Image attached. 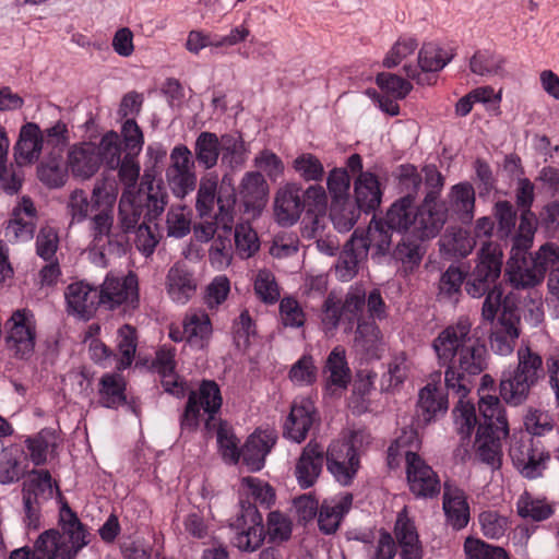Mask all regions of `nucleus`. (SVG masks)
<instances>
[{"label": "nucleus", "mask_w": 559, "mask_h": 559, "mask_svg": "<svg viewBox=\"0 0 559 559\" xmlns=\"http://www.w3.org/2000/svg\"><path fill=\"white\" fill-rule=\"evenodd\" d=\"M325 462V450L316 440H310L302 449L296 465L295 476L301 489L314 486Z\"/></svg>", "instance_id": "nucleus-13"}, {"label": "nucleus", "mask_w": 559, "mask_h": 559, "mask_svg": "<svg viewBox=\"0 0 559 559\" xmlns=\"http://www.w3.org/2000/svg\"><path fill=\"white\" fill-rule=\"evenodd\" d=\"M294 170L305 181H321L324 177V167L321 160L311 153H302L293 162Z\"/></svg>", "instance_id": "nucleus-59"}, {"label": "nucleus", "mask_w": 559, "mask_h": 559, "mask_svg": "<svg viewBox=\"0 0 559 559\" xmlns=\"http://www.w3.org/2000/svg\"><path fill=\"white\" fill-rule=\"evenodd\" d=\"M219 147V138L216 133L202 131L194 142L195 160L204 169L215 167L221 154Z\"/></svg>", "instance_id": "nucleus-37"}, {"label": "nucleus", "mask_w": 559, "mask_h": 559, "mask_svg": "<svg viewBox=\"0 0 559 559\" xmlns=\"http://www.w3.org/2000/svg\"><path fill=\"white\" fill-rule=\"evenodd\" d=\"M102 306L114 310L122 304L132 308L139 302L138 278L134 274L118 277L108 273L98 288Z\"/></svg>", "instance_id": "nucleus-11"}, {"label": "nucleus", "mask_w": 559, "mask_h": 559, "mask_svg": "<svg viewBox=\"0 0 559 559\" xmlns=\"http://www.w3.org/2000/svg\"><path fill=\"white\" fill-rule=\"evenodd\" d=\"M454 58L453 49H445L436 43H424L417 64L423 72H439Z\"/></svg>", "instance_id": "nucleus-36"}, {"label": "nucleus", "mask_w": 559, "mask_h": 559, "mask_svg": "<svg viewBox=\"0 0 559 559\" xmlns=\"http://www.w3.org/2000/svg\"><path fill=\"white\" fill-rule=\"evenodd\" d=\"M31 474L34 476L28 484L26 490L23 491V496L34 497L36 504L40 500H49L53 496V487H56L58 493V486L52 483L50 472L48 469H33Z\"/></svg>", "instance_id": "nucleus-51"}, {"label": "nucleus", "mask_w": 559, "mask_h": 559, "mask_svg": "<svg viewBox=\"0 0 559 559\" xmlns=\"http://www.w3.org/2000/svg\"><path fill=\"white\" fill-rule=\"evenodd\" d=\"M397 181V189L403 197H408L415 201L423 185V177L417 167L413 164H402L394 171Z\"/></svg>", "instance_id": "nucleus-50"}, {"label": "nucleus", "mask_w": 559, "mask_h": 559, "mask_svg": "<svg viewBox=\"0 0 559 559\" xmlns=\"http://www.w3.org/2000/svg\"><path fill=\"white\" fill-rule=\"evenodd\" d=\"M478 409L483 421L477 427V439L485 432H501L504 437L509 435V425L506 409L498 396H481L478 403Z\"/></svg>", "instance_id": "nucleus-20"}, {"label": "nucleus", "mask_w": 559, "mask_h": 559, "mask_svg": "<svg viewBox=\"0 0 559 559\" xmlns=\"http://www.w3.org/2000/svg\"><path fill=\"white\" fill-rule=\"evenodd\" d=\"M365 258H367L366 245L361 242V239L350 236L345 242L335 265L337 277L343 282L354 278L358 272L360 261Z\"/></svg>", "instance_id": "nucleus-30"}, {"label": "nucleus", "mask_w": 559, "mask_h": 559, "mask_svg": "<svg viewBox=\"0 0 559 559\" xmlns=\"http://www.w3.org/2000/svg\"><path fill=\"white\" fill-rule=\"evenodd\" d=\"M318 368L311 355H302L289 369L288 378L298 385H311L317 381Z\"/></svg>", "instance_id": "nucleus-61"}, {"label": "nucleus", "mask_w": 559, "mask_h": 559, "mask_svg": "<svg viewBox=\"0 0 559 559\" xmlns=\"http://www.w3.org/2000/svg\"><path fill=\"white\" fill-rule=\"evenodd\" d=\"M127 383L120 373L107 372L99 379V404L103 407L117 409L127 403Z\"/></svg>", "instance_id": "nucleus-32"}, {"label": "nucleus", "mask_w": 559, "mask_h": 559, "mask_svg": "<svg viewBox=\"0 0 559 559\" xmlns=\"http://www.w3.org/2000/svg\"><path fill=\"white\" fill-rule=\"evenodd\" d=\"M216 439L223 461L225 463L236 465L241 457V448L239 447L240 441L226 420H219Z\"/></svg>", "instance_id": "nucleus-44"}, {"label": "nucleus", "mask_w": 559, "mask_h": 559, "mask_svg": "<svg viewBox=\"0 0 559 559\" xmlns=\"http://www.w3.org/2000/svg\"><path fill=\"white\" fill-rule=\"evenodd\" d=\"M267 183L260 171H248L241 179L239 194L242 199L243 213L257 216L265 203Z\"/></svg>", "instance_id": "nucleus-22"}, {"label": "nucleus", "mask_w": 559, "mask_h": 559, "mask_svg": "<svg viewBox=\"0 0 559 559\" xmlns=\"http://www.w3.org/2000/svg\"><path fill=\"white\" fill-rule=\"evenodd\" d=\"M376 84L395 99H404L413 90V85L407 80L389 72L379 73L376 76Z\"/></svg>", "instance_id": "nucleus-63"}, {"label": "nucleus", "mask_w": 559, "mask_h": 559, "mask_svg": "<svg viewBox=\"0 0 559 559\" xmlns=\"http://www.w3.org/2000/svg\"><path fill=\"white\" fill-rule=\"evenodd\" d=\"M424 241L417 237L404 236L391 251L390 257L395 263L402 264L405 271L413 272L420 265L426 253Z\"/></svg>", "instance_id": "nucleus-33"}, {"label": "nucleus", "mask_w": 559, "mask_h": 559, "mask_svg": "<svg viewBox=\"0 0 559 559\" xmlns=\"http://www.w3.org/2000/svg\"><path fill=\"white\" fill-rule=\"evenodd\" d=\"M33 313L27 309L15 310L8 320L7 346L17 359H29L35 350L36 326Z\"/></svg>", "instance_id": "nucleus-8"}, {"label": "nucleus", "mask_w": 559, "mask_h": 559, "mask_svg": "<svg viewBox=\"0 0 559 559\" xmlns=\"http://www.w3.org/2000/svg\"><path fill=\"white\" fill-rule=\"evenodd\" d=\"M328 209V197L320 185H311L306 190L297 182H287L278 189L274 201L276 221L281 226H293L306 212L318 222L320 215H324Z\"/></svg>", "instance_id": "nucleus-3"}, {"label": "nucleus", "mask_w": 559, "mask_h": 559, "mask_svg": "<svg viewBox=\"0 0 559 559\" xmlns=\"http://www.w3.org/2000/svg\"><path fill=\"white\" fill-rule=\"evenodd\" d=\"M96 152L100 157V165L105 164L111 170L117 169L121 159V141L118 133L106 132L96 146Z\"/></svg>", "instance_id": "nucleus-53"}, {"label": "nucleus", "mask_w": 559, "mask_h": 559, "mask_svg": "<svg viewBox=\"0 0 559 559\" xmlns=\"http://www.w3.org/2000/svg\"><path fill=\"white\" fill-rule=\"evenodd\" d=\"M394 228L389 227V224L384 219H377L373 215L370 225L367 229L357 228L352 234L353 237L361 239V242L366 245V254L370 248L373 249L372 258H381L388 255L392 242V233Z\"/></svg>", "instance_id": "nucleus-19"}, {"label": "nucleus", "mask_w": 559, "mask_h": 559, "mask_svg": "<svg viewBox=\"0 0 559 559\" xmlns=\"http://www.w3.org/2000/svg\"><path fill=\"white\" fill-rule=\"evenodd\" d=\"M323 371L330 373L328 379L330 384L341 389L347 388L350 382L352 374L344 348L336 346L331 350L326 358Z\"/></svg>", "instance_id": "nucleus-40"}, {"label": "nucleus", "mask_w": 559, "mask_h": 559, "mask_svg": "<svg viewBox=\"0 0 559 559\" xmlns=\"http://www.w3.org/2000/svg\"><path fill=\"white\" fill-rule=\"evenodd\" d=\"M471 332L469 320L460 318L456 323L444 328L431 343L438 364L447 368L445 389L463 396L469 392L466 378L486 370L489 358L485 343Z\"/></svg>", "instance_id": "nucleus-1"}, {"label": "nucleus", "mask_w": 559, "mask_h": 559, "mask_svg": "<svg viewBox=\"0 0 559 559\" xmlns=\"http://www.w3.org/2000/svg\"><path fill=\"white\" fill-rule=\"evenodd\" d=\"M516 354V367L504 370L499 384L501 399L513 406L523 404L531 389L545 378L543 358L538 353L528 346H521Z\"/></svg>", "instance_id": "nucleus-4"}, {"label": "nucleus", "mask_w": 559, "mask_h": 559, "mask_svg": "<svg viewBox=\"0 0 559 559\" xmlns=\"http://www.w3.org/2000/svg\"><path fill=\"white\" fill-rule=\"evenodd\" d=\"M519 318L506 309L499 317V326L490 334L491 350L500 356H508L514 350L515 341L519 338Z\"/></svg>", "instance_id": "nucleus-25"}, {"label": "nucleus", "mask_w": 559, "mask_h": 559, "mask_svg": "<svg viewBox=\"0 0 559 559\" xmlns=\"http://www.w3.org/2000/svg\"><path fill=\"white\" fill-rule=\"evenodd\" d=\"M69 313L90 320L102 306L98 288L85 281L71 283L64 292Z\"/></svg>", "instance_id": "nucleus-12"}, {"label": "nucleus", "mask_w": 559, "mask_h": 559, "mask_svg": "<svg viewBox=\"0 0 559 559\" xmlns=\"http://www.w3.org/2000/svg\"><path fill=\"white\" fill-rule=\"evenodd\" d=\"M500 432H485L479 439L475 436L476 454L479 461L491 469H499L502 464Z\"/></svg>", "instance_id": "nucleus-42"}, {"label": "nucleus", "mask_w": 559, "mask_h": 559, "mask_svg": "<svg viewBox=\"0 0 559 559\" xmlns=\"http://www.w3.org/2000/svg\"><path fill=\"white\" fill-rule=\"evenodd\" d=\"M166 288L174 302L186 305L195 295L198 282L186 263L177 262L168 270Z\"/></svg>", "instance_id": "nucleus-18"}, {"label": "nucleus", "mask_w": 559, "mask_h": 559, "mask_svg": "<svg viewBox=\"0 0 559 559\" xmlns=\"http://www.w3.org/2000/svg\"><path fill=\"white\" fill-rule=\"evenodd\" d=\"M86 527L61 535L57 528L43 532L36 539L35 559H73L88 544Z\"/></svg>", "instance_id": "nucleus-7"}, {"label": "nucleus", "mask_w": 559, "mask_h": 559, "mask_svg": "<svg viewBox=\"0 0 559 559\" xmlns=\"http://www.w3.org/2000/svg\"><path fill=\"white\" fill-rule=\"evenodd\" d=\"M241 512L230 524L234 536L231 543L241 551L252 552L261 547L265 537L269 543L287 542L292 536V521L281 511H271L267 515L266 531L263 525L262 514L255 503L241 501Z\"/></svg>", "instance_id": "nucleus-2"}, {"label": "nucleus", "mask_w": 559, "mask_h": 559, "mask_svg": "<svg viewBox=\"0 0 559 559\" xmlns=\"http://www.w3.org/2000/svg\"><path fill=\"white\" fill-rule=\"evenodd\" d=\"M383 192L378 176L369 170L354 181V202L365 214H374L380 207Z\"/></svg>", "instance_id": "nucleus-21"}, {"label": "nucleus", "mask_w": 559, "mask_h": 559, "mask_svg": "<svg viewBox=\"0 0 559 559\" xmlns=\"http://www.w3.org/2000/svg\"><path fill=\"white\" fill-rule=\"evenodd\" d=\"M466 283V272L460 266L451 264L439 281V296L453 299L461 295L462 285Z\"/></svg>", "instance_id": "nucleus-56"}, {"label": "nucleus", "mask_w": 559, "mask_h": 559, "mask_svg": "<svg viewBox=\"0 0 559 559\" xmlns=\"http://www.w3.org/2000/svg\"><path fill=\"white\" fill-rule=\"evenodd\" d=\"M316 407L309 399L295 401L283 426V436L296 443H301L313 425Z\"/></svg>", "instance_id": "nucleus-15"}, {"label": "nucleus", "mask_w": 559, "mask_h": 559, "mask_svg": "<svg viewBox=\"0 0 559 559\" xmlns=\"http://www.w3.org/2000/svg\"><path fill=\"white\" fill-rule=\"evenodd\" d=\"M464 552L467 559H510L508 552L499 546L467 537L464 542Z\"/></svg>", "instance_id": "nucleus-58"}, {"label": "nucleus", "mask_w": 559, "mask_h": 559, "mask_svg": "<svg viewBox=\"0 0 559 559\" xmlns=\"http://www.w3.org/2000/svg\"><path fill=\"white\" fill-rule=\"evenodd\" d=\"M183 333L187 343L195 349H203L211 337L212 324L207 314L201 316L194 313L188 317L183 322Z\"/></svg>", "instance_id": "nucleus-38"}, {"label": "nucleus", "mask_w": 559, "mask_h": 559, "mask_svg": "<svg viewBox=\"0 0 559 559\" xmlns=\"http://www.w3.org/2000/svg\"><path fill=\"white\" fill-rule=\"evenodd\" d=\"M345 448V454H336L334 448L325 451L326 469L332 474L334 479L342 486H349L358 469L359 454L353 444H342Z\"/></svg>", "instance_id": "nucleus-17"}, {"label": "nucleus", "mask_w": 559, "mask_h": 559, "mask_svg": "<svg viewBox=\"0 0 559 559\" xmlns=\"http://www.w3.org/2000/svg\"><path fill=\"white\" fill-rule=\"evenodd\" d=\"M502 251L498 246L485 243L475 259V265L466 272L465 290L472 298H480L487 293L500 289L498 280L502 270Z\"/></svg>", "instance_id": "nucleus-5"}, {"label": "nucleus", "mask_w": 559, "mask_h": 559, "mask_svg": "<svg viewBox=\"0 0 559 559\" xmlns=\"http://www.w3.org/2000/svg\"><path fill=\"white\" fill-rule=\"evenodd\" d=\"M217 178L204 176L197 192L195 210L200 217H211L216 202Z\"/></svg>", "instance_id": "nucleus-54"}, {"label": "nucleus", "mask_w": 559, "mask_h": 559, "mask_svg": "<svg viewBox=\"0 0 559 559\" xmlns=\"http://www.w3.org/2000/svg\"><path fill=\"white\" fill-rule=\"evenodd\" d=\"M222 163L231 169L241 167L248 159L250 148L241 132L224 133L219 138Z\"/></svg>", "instance_id": "nucleus-34"}, {"label": "nucleus", "mask_w": 559, "mask_h": 559, "mask_svg": "<svg viewBox=\"0 0 559 559\" xmlns=\"http://www.w3.org/2000/svg\"><path fill=\"white\" fill-rule=\"evenodd\" d=\"M492 215L497 221V235L499 238H508L512 235L518 219V213L510 201L500 200L493 204Z\"/></svg>", "instance_id": "nucleus-55"}, {"label": "nucleus", "mask_w": 559, "mask_h": 559, "mask_svg": "<svg viewBox=\"0 0 559 559\" xmlns=\"http://www.w3.org/2000/svg\"><path fill=\"white\" fill-rule=\"evenodd\" d=\"M381 331L374 321L358 320L355 341L370 355H373L381 341Z\"/></svg>", "instance_id": "nucleus-60"}, {"label": "nucleus", "mask_w": 559, "mask_h": 559, "mask_svg": "<svg viewBox=\"0 0 559 559\" xmlns=\"http://www.w3.org/2000/svg\"><path fill=\"white\" fill-rule=\"evenodd\" d=\"M44 147V135L35 122H26L20 129L14 145V156L19 163L33 164L38 160Z\"/></svg>", "instance_id": "nucleus-24"}, {"label": "nucleus", "mask_w": 559, "mask_h": 559, "mask_svg": "<svg viewBox=\"0 0 559 559\" xmlns=\"http://www.w3.org/2000/svg\"><path fill=\"white\" fill-rule=\"evenodd\" d=\"M466 396L459 395V402L452 414L457 433L462 443L468 442L477 425L476 408L474 403L466 401Z\"/></svg>", "instance_id": "nucleus-43"}, {"label": "nucleus", "mask_w": 559, "mask_h": 559, "mask_svg": "<svg viewBox=\"0 0 559 559\" xmlns=\"http://www.w3.org/2000/svg\"><path fill=\"white\" fill-rule=\"evenodd\" d=\"M56 432L51 428H44L33 437L25 440L26 449L29 452V459L34 465L39 466L47 461V451L55 447Z\"/></svg>", "instance_id": "nucleus-48"}, {"label": "nucleus", "mask_w": 559, "mask_h": 559, "mask_svg": "<svg viewBox=\"0 0 559 559\" xmlns=\"http://www.w3.org/2000/svg\"><path fill=\"white\" fill-rule=\"evenodd\" d=\"M448 408V394L440 385L429 382L419 390L416 413L424 425L443 417Z\"/></svg>", "instance_id": "nucleus-16"}, {"label": "nucleus", "mask_w": 559, "mask_h": 559, "mask_svg": "<svg viewBox=\"0 0 559 559\" xmlns=\"http://www.w3.org/2000/svg\"><path fill=\"white\" fill-rule=\"evenodd\" d=\"M447 210L462 225H471L475 216V189L468 181L453 185L447 194Z\"/></svg>", "instance_id": "nucleus-14"}, {"label": "nucleus", "mask_w": 559, "mask_h": 559, "mask_svg": "<svg viewBox=\"0 0 559 559\" xmlns=\"http://www.w3.org/2000/svg\"><path fill=\"white\" fill-rule=\"evenodd\" d=\"M448 219L447 202L425 195L417 205V216L413 217L415 222L413 235L419 240H431L441 233Z\"/></svg>", "instance_id": "nucleus-9"}, {"label": "nucleus", "mask_w": 559, "mask_h": 559, "mask_svg": "<svg viewBox=\"0 0 559 559\" xmlns=\"http://www.w3.org/2000/svg\"><path fill=\"white\" fill-rule=\"evenodd\" d=\"M136 330L130 324H123L118 329L117 333V347L120 353V358L117 362V369L122 371L129 368L134 359L136 352Z\"/></svg>", "instance_id": "nucleus-47"}, {"label": "nucleus", "mask_w": 559, "mask_h": 559, "mask_svg": "<svg viewBox=\"0 0 559 559\" xmlns=\"http://www.w3.org/2000/svg\"><path fill=\"white\" fill-rule=\"evenodd\" d=\"M442 507L447 522L452 528L460 531L467 526L469 521V506L463 489L445 483Z\"/></svg>", "instance_id": "nucleus-23"}, {"label": "nucleus", "mask_w": 559, "mask_h": 559, "mask_svg": "<svg viewBox=\"0 0 559 559\" xmlns=\"http://www.w3.org/2000/svg\"><path fill=\"white\" fill-rule=\"evenodd\" d=\"M37 177L48 188H60L66 183L67 173L62 167L61 154L51 153L49 158L37 167Z\"/></svg>", "instance_id": "nucleus-46"}, {"label": "nucleus", "mask_w": 559, "mask_h": 559, "mask_svg": "<svg viewBox=\"0 0 559 559\" xmlns=\"http://www.w3.org/2000/svg\"><path fill=\"white\" fill-rule=\"evenodd\" d=\"M274 443L275 440L265 432L250 435L241 448L242 463L252 473L261 471Z\"/></svg>", "instance_id": "nucleus-29"}, {"label": "nucleus", "mask_w": 559, "mask_h": 559, "mask_svg": "<svg viewBox=\"0 0 559 559\" xmlns=\"http://www.w3.org/2000/svg\"><path fill=\"white\" fill-rule=\"evenodd\" d=\"M549 460L550 454L548 452L538 451L533 444L512 455L514 466L527 479L542 477Z\"/></svg>", "instance_id": "nucleus-31"}, {"label": "nucleus", "mask_w": 559, "mask_h": 559, "mask_svg": "<svg viewBox=\"0 0 559 559\" xmlns=\"http://www.w3.org/2000/svg\"><path fill=\"white\" fill-rule=\"evenodd\" d=\"M361 213L364 212L360 211L352 198L343 199L330 205V218L334 228L340 233L349 231L357 223Z\"/></svg>", "instance_id": "nucleus-41"}, {"label": "nucleus", "mask_w": 559, "mask_h": 559, "mask_svg": "<svg viewBox=\"0 0 559 559\" xmlns=\"http://www.w3.org/2000/svg\"><path fill=\"white\" fill-rule=\"evenodd\" d=\"M414 216H417L415 201H412L408 197H401L391 204L384 221L389 224V227L396 231H407L411 228L414 229Z\"/></svg>", "instance_id": "nucleus-35"}, {"label": "nucleus", "mask_w": 559, "mask_h": 559, "mask_svg": "<svg viewBox=\"0 0 559 559\" xmlns=\"http://www.w3.org/2000/svg\"><path fill=\"white\" fill-rule=\"evenodd\" d=\"M223 404L219 385L214 380H202L198 390H191L179 418L181 433H193L199 429L201 409L214 419Z\"/></svg>", "instance_id": "nucleus-6"}, {"label": "nucleus", "mask_w": 559, "mask_h": 559, "mask_svg": "<svg viewBox=\"0 0 559 559\" xmlns=\"http://www.w3.org/2000/svg\"><path fill=\"white\" fill-rule=\"evenodd\" d=\"M235 245L242 259L252 257L260 248L257 233L245 224H238L235 227Z\"/></svg>", "instance_id": "nucleus-64"}, {"label": "nucleus", "mask_w": 559, "mask_h": 559, "mask_svg": "<svg viewBox=\"0 0 559 559\" xmlns=\"http://www.w3.org/2000/svg\"><path fill=\"white\" fill-rule=\"evenodd\" d=\"M518 514L523 519H532L540 522L549 519L554 510L545 500L535 499L530 493L524 492L516 502Z\"/></svg>", "instance_id": "nucleus-52"}, {"label": "nucleus", "mask_w": 559, "mask_h": 559, "mask_svg": "<svg viewBox=\"0 0 559 559\" xmlns=\"http://www.w3.org/2000/svg\"><path fill=\"white\" fill-rule=\"evenodd\" d=\"M475 240L468 230L450 226L439 240V251L448 259L466 258L474 249Z\"/></svg>", "instance_id": "nucleus-28"}, {"label": "nucleus", "mask_w": 559, "mask_h": 559, "mask_svg": "<svg viewBox=\"0 0 559 559\" xmlns=\"http://www.w3.org/2000/svg\"><path fill=\"white\" fill-rule=\"evenodd\" d=\"M216 203L218 212L214 215L215 225L228 233L234 226L237 193L233 178L227 174L222 177L221 185H217Z\"/></svg>", "instance_id": "nucleus-26"}, {"label": "nucleus", "mask_w": 559, "mask_h": 559, "mask_svg": "<svg viewBox=\"0 0 559 559\" xmlns=\"http://www.w3.org/2000/svg\"><path fill=\"white\" fill-rule=\"evenodd\" d=\"M506 59L491 50H477L469 60V69L481 76H503Z\"/></svg>", "instance_id": "nucleus-39"}, {"label": "nucleus", "mask_w": 559, "mask_h": 559, "mask_svg": "<svg viewBox=\"0 0 559 559\" xmlns=\"http://www.w3.org/2000/svg\"><path fill=\"white\" fill-rule=\"evenodd\" d=\"M102 190L95 188L93 190L92 201L88 200L87 194L82 189H75L71 194L68 203L69 211L72 215V219L81 223L88 217L90 212L98 210L99 207V194Z\"/></svg>", "instance_id": "nucleus-45"}, {"label": "nucleus", "mask_w": 559, "mask_h": 559, "mask_svg": "<svg viewBox=\"0 0 559 559\" xmlns=\"http://www.w3.org/2000/svg\"><path fill=\"white\" fill-rule=\"evenodd\" d=\"M406 479L412 493L418 498H433L440 492V479L418 453L405 451Z\"/></svg>", "instance_id": "nucleus-10"}, {"label": "nucleus", "mask_w": 559, "mask_h": 559, "mask_svg": "<svg viewBox=\"0 0 559 559\" xmlns=\"http://www.w3.org/2000/svg\"><path fill=\"white\" fill-rule=\"evenodd\" d=\"M516 269L515 271H509L507 275L509 282L516 289L535 287L545 277V269H538L532 260L526 265Z\"/></svg>", "instance_id": "nucleus-57"}, {"label": "nucleus", "mask_w": 559, "mask_h": 559, "mask_svg": "<svg viewBox=\"0 0 559 559\" xmlns=\"http://www.w3.org/2000/svg\"><path fill=\"white\" fill-rule=\"evenodd\" d=\"M68 158L72 175L82 179L91 178L100 167V157L93 143L84 142L81 145H74Z\"/></svg>", "instance_id": "nucleus-27"}, {"label": "nucleus", "mask_w": 559, "mask_h": 559, "mask_svg": "<svg viewBox=\"0 0 559 559\" xmlns=\"http://www.w3.org/2000/svg\"><path fill=\"white\" fill-rule=\"evenodd\" d=\"M168 204V193L162 180H159L156 185L154 181L147 182V193H146V202H145V212L144 219L148 223L157 219L162 213L165 211L166 205Z\"/></svg>", "instance_id": "nucleus-49"}, {"label": "nucleus", "mask_w": 559, "mask_h": 559, "mask_svg": "<svg viewBox=\"0 0 559 559\" xmlns=\"http://www.w3.org/2000/svg\"><path fill=\"white\" fill-rule=\"evenodd\" d=\"M328 191L331 195V203L350 198V177L346 168H333L326 178Z\"/></svg>", "instance_id": "nucleus-62"}]
</instances>
